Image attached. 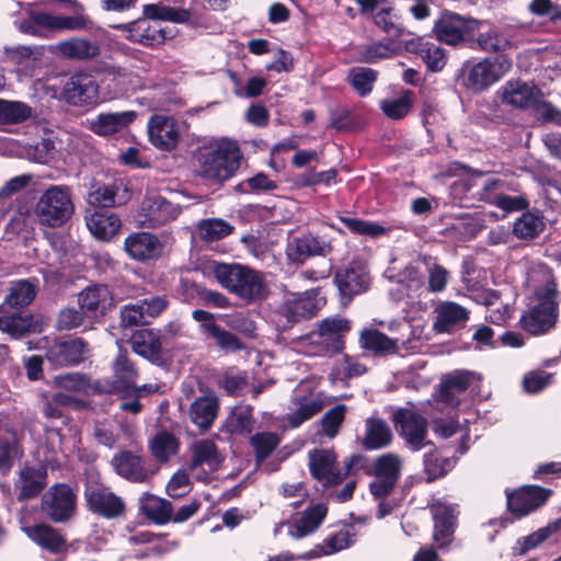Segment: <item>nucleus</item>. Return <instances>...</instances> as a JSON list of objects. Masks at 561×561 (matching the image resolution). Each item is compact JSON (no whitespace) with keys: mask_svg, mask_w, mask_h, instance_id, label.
Returning a JSON list of instances; mask_svg holds the SVG:
<instances>
[{"mask_svg":"<svg viewBox=\"0 0 561 561\" xmlns=\"http://www.w3.org/2000/svg\"><path fill=\"white\" fill-rule=\"evenodd\" d=\"M560 527V522H553L537 531L523 537L517 541L515 548L518 554H524L527 551L535 549L538 545L547 540L552 534H554Z\"/></svg>","mask_w":561,"mask_h":561,"instance_id":"55","label":"nucleus"},{"mask_svg":"<svg viewBox=\"0 0 561 561\" xmlns=\"http://www.w3.org/2000/svg\"><path fill=\"white\" fill-rule=\"evenodd\" d=\"M144 18L153 21H168L173 23H186L190 21L188 10L168 7L162 3H149L142 8Z\"/></svg>","mask_w":561,"mask_h":561,"instance_id":"39","label":"nucleus"},{"mask_svg":"<svg viewBox=\"0 0 561 561\" xmlns=\"http://www.w3.org/2000/svg\"><path fill=\"white\" fill-rule=\"evenodd\" d=\"M358 342L363 350L377 356L398 352V340L387 336L376 328H364L359 333Z\"/></svg>","mask_w":561,"mask_h":561,"instance_id":"33","label":"nucleus"},{"mask_svg":"<svg viewBox=\"0 0 561 561\" xmlns=\"http://www.w3.org/2000/svg\"><path fill=\"white\" fill-rule=\"evenodd\" d=\"M392 433L388 424L378 417H368L365 422L363 445L368 450L379 449L391 443Z\"/></svg>","mask_w":561,"mask_h":561,"instance_id":"37","label":"nucleus"},{"mask_svg":"<svg viewBox=\"0 0 561 561\" xmlns=\"http://www.w3.org/2000/svg\"><path fill=\"white\" fill-rule=\"evenodd\" d=\"M141 214L144 222L156 227L175 219L180 208L160 196H150L142 202Z\"/></svg>","mask_w":561,"mask_h":561,"instance_id":"28","label":"nucleus"},{"mask_svg":"<svg viewBox=\"0 0 561 561\" xmlns=\"http://www.w3.org/2000/svg\"><path fill=\"white\" fill-rule=\"evenodd\" d=\"M192 471L201 470L196 473L198 479H206V476L219 469L222 457L217 450L214 442L209 439H201L192 444Z\"/></svg>","mask_w":561,"mask_h":561,"instance_id":"18","label":"nucleus"},{"mask_svg":"<svg viewBox=\"0 0 561 561\" xmlns=\"http://www.w3.org/2000/svg\"><path fill=\"white\" fill-rule=\"evenodd\" d=\"M114 373L121 388L129 389L135 386L137 371L125 352L119 351L114 362Z\"/></svg>","mask_w":561,"mask_h":561,"instance_id":"54","label":"nucleus"},{"mask_svg":"<svg viewBox=\"0 0 561 561\" xmlns=\"http://www.w3.org/2000/svg\"><path fill=\"white\" fill-rule=\"evenodd\" d=\"M59 149L60 141H58L55 133L45 130L41 142H37V163H49L54 161Z\"/></svg>","mask_w":561,"mask_h":561,"instance_id":"60","label":"nucleus"},{"mask_svg":"<svg viewBox=\"0 0 561 561\" xmlns=\"http://www.w3.org/2000/svg\"><path fill=\"white\" fill-rule=\"evenodd\" d=\"M112 466L117 474L133 482H145L150 477V472L145 468L141 458L129 451H121L115 455L112 459Z\"/></svg>","mask_w":561,"mask_h":561,"instance_id":"32","label":"nucleus"},{"mask_svg":"<svg viewBox=\"0 0 561 561\" xmlns=\"http://www.w3.org/2000/svg\"><path fill=\"white\" fill-rule=\"evenodd\" d=\"M140 507L150 519L159 524L171 520V503L169 501L146 493L140 497Z\"/></svg>","mask_w":561,"mask_h":561,"instance_id":"47","label":"nucleus"},{"mask_svg":"<svg viewBox=\"0 0 561 561\" xmlns=\"http://www.w3.org/2000/svg\"><path fill=\"white\" fill-rule=\"evenodd\" d=\"M499 184L496 180H486L483 184L484 187V198L492 205L503 209L504 211H515L520 210L527 207V202L523 196L516 195H505V194H494L491 195L490 192L493 191Z\"/></svg>","mask_w":561,"mask_h":561,"instance_id":"43","label":"nucleus"},{"mask_svg":"<svg viewBox=\"0 0 561 561\" xmlns=\"http://www.w3.org/2000/svg\"><path fill=\"white\" fill-rule=\"evenodd\" d=\"M293 405V411L288 414V421L291 426L297 427L318 414L323 409L324 402L320 393L310 392L304 397L295 394Z\"/></svg>","mask_w":561,"mask_h":561,"instance_id":"36","label":"nucleus"},{"mask_svg":"<svg viewBox=\"0 0 561 561\" xmlns=\"http://www.w3.org/2000/svg\"><path fill=\"white\" fill-rule=\"evenodd\" d=\"M279 443V436L272 432H260L250 437V445L257 462L264 461Z\"/></svg>","mask_w":561,"mask_h":561,"instance_id":"51","label":"nucleus"},{"mask_svg":"<svg viewBox=\"0 0 561 561\" xmlns=\"http://www.w3.org/2000/svg\"><path fill=\"white\" fill-rule=\"evenodd\" d=\"M377 71L366 67H354L348 72V79L356 92L366 96L373 91L377 80Z\"/></svg>","mask_w":561,"mask_h":561,"instance_id":"52","label":"nucleus"},{"mask_svg":"<svg viewBox=\"0 0 561 561\" xmlns=\"http://www.w3.org/2000/svg\"><path fill=\"white\" fill-rule=\"evenodd\" d=\"M479 381V377L471 371L456 370L442 381L440 400L449 405L459 404V398L468 388Z\"/></svg>","mask_w":561,"mask_h":561,"instance_id":"27","label":"nucleus"},{"mask_svg":"<svg viewBox=\"0 0 561 561\" xmlns=\"http://www.w3.org/2000/svg\"><path fill=\"white\" fill-rule=\"evenodd\" d=\"M330 251L331 245L324 239L311 234H306L299 238H293L288 241L286 255L290 262L300 264L310 256H324Z\"/></svg>","mask_w":561,"mask_h":561,"instance_id":"19","label":"nucleus"},{"mask_svg":"<svg viewBox=\"0 0 561 561\" xmlns=\"http://www.w3.org/2000/svg\"><path fill=\"white\" fill-rule=\"evenodd\" d=\"M394 423L400 436L413 450L431 444L427 437V421L412 409H400L394 414Z\"/></svg>","mask_w":561,"mask_h":561,"instance_id":"8","label":"nucleus"},{"mask_svg":"<svg viewBox=\"0 0 561 561\" xmlns=\"http://www.w3.org/2000/svg\"><path fill=\"white\" fill-rule=\"evenodd\" d=\"M77 497L64 483L53 485L42 497V511L57 523L68 520L76 511Z\"/></svg>","mask_w":561,"mask_h":561,"instance_id":"7","label":"nucleus"},{"mask_svg":"<svg viewBox=\"0 0 561 561\" xmlns=\"http://www.w3.org/2000/svg\"><path fill=\"white\" fill-rule=\"evenodd\" d=\"M130 345L135 353L148 359L156 357L161 346L158 335L147 329L136 331L130 339Z\"/></svg>","mask_w":561,"mask_h":561,"instance_id":"46","label":"nucleus"},{"mask_svg":"<svg viewBox=\"0 0 561 561\" xmlns=\"http://www.w3.org/2000/svg\"><path fill=\"white\" fill-rule=\"evenodd\" d=\"M327 515V507L323 504H317L309 510L305 511L301 517L294 524L283 523L279 524L275 533L283 528L287 529L290 537L295 539L304 538L312 534L323 522Z\"/></svg>","mask_w":561,"mask_h":561,"instance_id":"25","label":"nucleus"},{"mask_svg":"<svg viewBox=\"0 0 561 561\" xmlns=\"http://www.w3.org/2000/svg\"><path fill=\"white\" fill-rule=\"evenodd\" d=\"M129 198V187L123 179H116L110 184L92 185L88 194V203L95 207L124 205Z\"/></svg>","mask_w":561,"mask_h":561,"instance_id":"17","label":"nucleus"},{"mask_svg":"<svg viewBox=\"0 0 561 561\" xmlns=\"http://www.w3.org/2000/svg\"><path fill=\"white\" fill-rule=\"evenodd\" d=\"M242 152L237 141L221 138L204 147L197 154L199 175L209 184L221 185L240 168Z\"/></svg>","mask_w":561,"mask_h":561,"instance_id":"2","label":"nucleus"},{"mask_svg":"<svg viewBox=\"0 0 561 561\" xmlns=\"http://www.w3.org/2000/svg\"><path fill=\"white\" fill-rule=\"evenodd\" d=\"M87 353L84 341L72 339L54 344L47 352V359L55 365L67 366L82 362Z\"/></svg>","mask_w":561,"mask_h":561,"instance_id":"29","label":"nucleus"},{"mask_svg":"<svg viewBox=\"0 0 561 561\" xmlns=\"http://www.w3.org/2000/svg\"><path fill=\"white\" fill-rule=\"evenodd\" d=\"M499 94L503 104L519 110L531 107L541 98V91L534 83L519 79L506 81Z\"/></svg>","mask_w":561,"mask_h":561,"instance_id":"15","label":"nucleus"},{"mask_svg":"<svg viewBox=\"0 0 561 561\" xmlns=\"http://www.w3.org/2000/svg\"><path fill=\"white\" fill-rule=\"evenodd\" d=\"M399 282L405 284L408 296H420L424 291L423 274L415 266H408L399 274Z\"/></svg>","mask_w":561,"mask_h":561,"instance_id":"62","label":"nucleus"},{"mask_svg":"<svg viewBox=\"0 0 561 561\" xmlns=\"http://www.w3.org/2000/svg\"><path fill=\"white\" fill-rule=\"evenodd\" d=\"M290 347L295 352L307 356H324L332 353L318 331H312L308 334L293 339L290 341Z\"/></svg>","mask_w":561,"mask_h":561,"instance_id":"42","label":"nucleus"},{"mask_svg":"<svg viewBox=\"0 0 561 561\" xmlns=\"http://www.w3.org/2000/svg\"><path fill=\"white\" fill-rule=\"evenodd\" d=\"M85 497L90 508L106 518H115L124 513L123 500L106 488H89Z\"/></svg>","mask_w":561,"mask_h":561,"instance_id":"21","label":"nucleus"},{"mask_svg":"<svg viewBox=\"0 0 561 561\" xmlns=\"http://www.w3.org/2000/svg\"><path fill=\"white\" fill-rule=\"evenodd\" d=\"M342 222L353 232L368 237H379L386 233V228L373 221L362 220L352 217H344Z\"/></svg>","mask_w":561,"mask_h":561,"instance_id":"63","label":"nucleus"},{"mask_svg":"<svg viewBox=\"0 0 561 561\" xmlns=\"http://www.w3.org/2000/svg\"><path fill=\"white\" fill-rule=\"evenodd\" d=\"M417 53L426 64L428 70L433 72L440 71L446 65L445 50L435 44H421Z\"/></svg>","mask_w":561,"mask_h":561,"instance_id":"57","label":"nucleus"},{"mask_svg":"<svg viewBox=\"0 0 561 561\" xmlns=\"http://www.w3.org/2000/svg\"><path fill=\"white\" fill-rule=\"evenodd\" d=\"M125 250L135 260H153L161 255L162 244L156 236L148 232H139L126 238Z\"/></svg>","mask_w":561,"mask_h":561,"instance_id":"26","label":"nucleus"},{"mask_svg":"<svg viewBox=\"0 0 561 561\" xmlns=\"http://www.w3.org/2000/svg\"><path fill=\"white\" fill-rule=\"evenodd\" d=\"M345 413L346 407L344 404H337L323 415L322 430L325 436L332 438L337 434Z\"/></svg>","mask_w":561,"mask_h":561,"instance_id":"64","label":"nucleus"},{"mask_svg":"<svg viewBox=\"0 0 561 561\" xmlns=\"http://www.w3.org/2000/svg\"><path fill=\"white\" fill-rule=\"evenodd\" d=\"M182 124L171 116L153 115L148 122L150 142L162 150L174 149L181 137Z\"/></svg>","mask_w":561,"mask_h":561,"instance_id":"13","label":"nucleus"},{"mask_svg":"<svg viewBox=\"0 0 561 561\" xmlns=\"http://www.w3.org/2000/svg\"><path fill=\"white\" fill-rule=\"evenodd\" d=\"M61 98L72 106H94L100 100V85L94 76L79 71L67 79Z\"/></svg>","mask_w":561,"mask_h":561,"instance_id":"5","label":"nucleus"},{"mask_svg":"<svg viewBox=\"0 0 561 561\" xmlns=\"http://www.w3.org/2000/svg\"><path fill=\"white\" fill-rule=\"evenodd\" d=\"M551 494L550 490L537 485L506 491L507 508L516 517H524L542 506Z\"/></svg>","mask_w":561,"mask_h":561,"instance_id":"12","label":"nucleus"},{"mask_svg":"<svg viewBox=\"0 0 561 561\" xmlns=\"http://www.w3.org/2000/svg\"><path fill=\"white\" fill-rule=\"evenodd\" d=\"M350 329V321L341 317L327 318L318 323V332L332 353L342 351L343 337Z\"/></svg>","mask_w":561,"mask_h":561,"instance_id":"35","label":"nucleus"},{"mask_svg":"<svg viewBox=\"0 0 561 561\" xmlns=\"http://www.w3.org/2000/svg\"><path fill=\"white\" fill-rule=\"evenodd\" d=\"M309 468L312 477L327 486L342 482L350 470V465L342 471L337 468L333 450L313 449L309 453Z\"/></svg>","mask_w":561,"mask_h":561,"instance_id":"11","label":"nucleus"},{"mask_svg":"<svg viewBox=\"0 0 561 561\" xmlns=\"http://www.w3.org/2000/svg\"><path fill=\"white\" fill-rule=\"evenodd\" d=\"M55 51L67 59L89 60L100 54V46L84 37H72L55 45Z\"/></svg>","mask_w":561,"mask_h":561,"instance_id":"34","label":"nucleus"},{"mask_svg":"<svg viewBox=\"0 0 561 561\" xmlns=\"http://www.w3.org/2000/svg\"><path fill=\"white\" fill-rule=\"evenodd\" d=\"M321 298H317L316 294L306 291L304 294H289L286 296L282 306V313L288 321H298L304 318L312 317L320 308Z\"/></svg>","mask_w":561,"mask_h":561,"instance_id":"22","label":"nucleus"},{"mask_svg":"<svg viewBox=\"0 0 561 561\" xmlns=\"http://www.w3.org/2000/svg\"><path fill=\"white\" fill-rule=\"evenodd\" d=\"M32 107L20 101L0 99V124L12 125L27 119Z\"/></svg>","mask_w":561,"mask_h":561,"instance_id":"49","label":"nucleus"},{"mask_svg":"<svg viewBox=\"0 0 561 561\" xmlns=\"http://www.w3.org/2000/svg\"><path fill=\"white\" fill-rule=\"evenodd\" d=\"M435 321L433 328L436 332H450L466 323L469 318L468 310L453 301H440L434 310Z\"/></svg>","mask_w":561,"mask_h":561,"instance_id":"24","label":"nucleus"},{"mask_svg":"<svg viewBox=\"0 0 561 561\" xmlns=\"http://www.w3.org/2000/svg\"><path fill=\"white\" fill-rule=\"evenodd\" d=\"M413 92L404 90L400 94L380 101L382 113L390 119H402L411 111Z\"/></svg>","mask_w":561,"mask_h":561,"instance_id":"41","label":"nucleus"},{"mask_svg":"<svg viewBox=\"0 0 561 561\" xmlns=\"http://www.w3.org/2000/svg\"><path fill=\"white\" fill-rule=\"evenodd\" d=\"M231 226L222 219H204L198 224V237L207 242H214L227 237L231 232Z\"/></svg>","mask_w":561,"mask_h":561,"instance_id":"53","label":"nucleus"},{"mask_svg":"<svg viewBox=\"0 0 561 561\" xmlns=\"http://www.w3.org/2000/svg\"><path fill=\"white\" fill-rule=\"evenodd\" d=\"M217 411V398L215 396H205L192 403L191 420L198 427L206 430L214 422Z\"/></svg>","mask_w":561,"mask_h":561,"instance_id":"38","label":"nucleus"},{"mask_svg":"<svg viewBox=\"0 0 561 561\" xmlns=\"http://www.w3.org/2000/svg\"><path fill=\"white\" fill-rule=\"evenodd\" d=\"M93 436L99 444L113 448L118 439L119 428L114 422L98 421L94 425Z\"/></svg>","mask_w":561,"mask_h":561,"instance_id":"61","label":"nucleus"},{"mask_svg":"<svg viewBox=\"0 0 561 561\" xmlns=\"http://www.w3.org/2000/svg\"><path fill=\"white\" fill-rule=\"evenodd\" d=\"M115 79L119 84L126 87L127 90L138 91V90H164V87L161 83H156L151 79L144 78L137 72L128 71L123 68H117L113 71Z\"/></svg>","mask_w":561,"mask_h":561,"instance_id":"50","label":"nucleus"},{"mask_svg":"<svg viewBox=\"0 0 561 561\" xmlns=\"http://www.w3.org/2000/svg\"><path fill=\"white\" fill-rule=\"evenodd\" d=\"M480 28V21L466 20L457 13L447 11L436 20L433 32L439 42L456 46L463 42L466 36L473 35L476 30Z\"/></svg>","mask_w":561,"mask_h":561,"instance_id":"6","label":"nucleus"},{"mask_svg":"<svg viewBox=\"0 0 561 561\" xmlns=\"http://www.w3.org/2000/svg\"><path fill=\"white\" fill-rule=\"evenodd\" d=\"M477 43L485 51H503L511 47V41L500 28L480 22Z\"/></svg>","mask_w":561,"mask_h":561,"instance_id":"40","label":"nucleus"},{"mask_svg":"<svg viewBox=\"0 0 561 561\" xmlns=\"http://www.w3.org/2000/svg\"><path fill=\"white\" fill-rule=\"evenodd\" d=\"M85 222L90 232L96 239L103 241H108L115 237L122 226L119 217L111 211L87 213Z\"/></svg>","mask_w":561,"mask_h":561,"instance_id":"31","label":"nucleus"},{"mask_svg":"<svg viewBox=\"0 0 561 561\" xmlns=\"http://www.w3.org/2000/svg\"><path fill=\"white\" fill-rule=\"evenodd\" d=\"M37 545L57 556L53 561H61V556L67 550L65 538L55 528L47 525H37Z\"/></svg>","mask_w":561,"mask_h":561,"instance_id":"45","label":"nucleus"},{"mask_svg":"<svg viewBox=\"0 0 561 561\" xmlns=\"http://www.w3.org/2000/svg\"><path fill=\"white\" fill-rule=\"evenodd\" d=\"M116 27L125 32V37L128 41L144 46H158L173 36L170 31L158 27L145 18L127 24H119Z\"/></svg>","mask_w":561,"mask_h":561,"instance_id":"16","label":"nucleus"},{"mask_svg":"<svg viewBox=\"0 0 561 561\" xmlns=\"http://www.w3.org/2000/svg\"><path fill=\"white\" fill-rule=\"evenodd\" d=\"M252 408L248 405L236 407L226 421L230 433L250 435L253 430Z\"/></svg>","mask_w":561,"mask_h":561,"instance_id":"48","label":"nucleus"},{"mask_svg":"<svg viewBox=\"0 0 561 561\" xmlns=\"http://www.w3.org/2000/svg\"><path fill=\"white\" fill-rule=\"evenodd\" d=\"M401 469L400 456L392 453L379 456L373 466L375 481L370 483L371 494L379 499L390 493L399 479Z\"/></svg>","mask_w":561,"mask_h":561,"instance_id":"9","label":"nucleus"},{"mask_svg":"<svg viewBox=\"0 0 561 561\" xmlns=\"http://www.w3.org/2000/svg\"><path fill=\"white\" fill-rule=\"evenodd\" d=\"M431 511L434 518V540L438 547H445L451 541L456 524V508L437 501L433 503Z\"/></svg>","mask_w":561,"mask_h":561,"instance_id":"23","label":"nucleus"},{"mask_svg":"<svg viewBox=\"0 0 561 561\" xmlns=\"http://www.w3.org/2000/svg\"><path fill=\"white\" fill-rule=\"evenodd\" d=\"M150 449L158 460L164 461L171 455L176 453L178 444L172 435L162 432L154 436L151 442Z\"/></svg>","mask_w":561,"mask_h":561,"instance_id":"59","label":"nucleus"},{"mask_svg":"<svg viewBox=\"0 0 561 561\" xmlns=\"http://www.w3.org/2000/svg\"><path fill=\"white\" fill-rule=\"evenodd\" d=\"M335 283L342 296L348 298L367 290L370 277L366 262L353 260L346 267L335 274Z\"/></svg>","mask_w":561,"mask_h":561,"instance_id":"14","label":"nucleus"},{"mask_svg":"<svg viewBox=\"0 0 561 561\" xmlns=\"http://www.w3.org/2000/svg\"><path fill=\"white\" fill-rule=\"evenodd\" d=\"M73 213V204L66 187L51 186L37 202V215L45 225L55 227L66 222Z\"/></svg>","mask_w":561,"mask_h":561,"instance_id":"4","label":"nucleus"},{"mask_svg":"<svg viewBox=\"0 0 561 561\" xmlns=\"http://www.w3.org/2000/svg\"><path fill=\"white\" fill-rule=\"evenodd\" d=\"M545 227L543 217L539 213L527 211L514 222L513 232L519 239H534L543 231Z\"/></svg>","mask_w":561,"mask_h":561,"instance_id":"44","label":"nucleus"},{"mask_svg":"<svg viewBox=\"0 0 561 561\" xmlns=\"http://www.w3.org/2000/svg\"><path fill=\"white\" fill-rule=\"evenodd\" d=\"M525 284L538 304L522 317V325L531 334L545 333L554 325L558 316L556 283L550 272L538 265L527 273Z\"/></svg>","mask_w":561,"mask_h":561,"instance_id":"1","label":"nucleus"},{"mask_svg":"<svg viewBox=\"0 0 561 561\" xmlns=\"http://www.w3.org/2000/svg\"><path fill=\"white\" fill-rule=\"evenodd\" d=\"M136 117L135 111L101 113L93 118H88L85 126L99 136H110L127 128Z\"/></svg>","mask_w":561,"mask_h":561,"instance_id":"20","label":"nucleus"},{"mask_svg":"<svg viewBox=\"0 0 561 561\" xmlns=\"http://www.w3.org/2000/svg\"><path fill=\"white\" fill-rule=\"evenodd\" d=\"M80 308L94 316L104 314L114 305L113 296L105 285H93L83 289L78 298Z\"/></svg>","mask_w":561,"mask_h":561,"instance_id":"30","label":"nucleus"},{"mask_svg":"<svg viewBox=\"0 0 561 561\" xmlns=\"http://www.w3.org/2000/svg\"><path fill=\"white\" fill-rule=\"evenodd\" d=\"M33 327L34 319L32 316L0 317V330L15 337L23 336L31 331Z\"/></svg>","mask_w":561,"mask_h":561,"instance_id":"58","label":"nucleus"},{"mask_svg":"<svg viewBox=\"0 0 561 561\" xmlns=\"http://www.w3.org/2000/svg\"><path fill=\"white\" fill-rule=\"evenodd\" d=\"M206 270L214 275L221 287L243 300H256L263 296L262 276L247 265L213 261L207 264Z\"/></svg>","mask_w":561,"mask_h":561,"instance_id":"3","label":"nucleus"},{"mask_svg":"<svg viewBox=\"0 0 561 561\" xmlns=\"http://www.w3.org/2000/svg\"><path fill=\"white\" fill-rule=\"evenodd\" d=\"M34 298V287L28 280H18L12 284L5 302L13 308L24 307Z\"/></svg>","mask_w":561,"mask_h":561,"instance_id":"56","label":"nucleus"},{"mask_svg":"<svg viewBox=\"0 0 561 561\" xmlns=\"http://www.w3.org/2000/svg\"><path fill=\"white\" fill-rule=\"evenodd\" d=\"M512 67L504 56L484 59L471 67L468 72V85L474 91H482L497 82Z\"/></svg>","mask_w":561,"mask_h":561,"instance_id":"10","label":"nucleus"}]
</instances>
